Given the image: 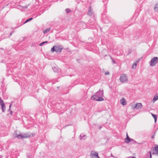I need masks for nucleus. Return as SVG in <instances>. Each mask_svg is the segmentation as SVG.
<instances>
[{
	"mask_svg": "<svg viewBox=\"0 0 158 158\" xmlns=\"http://www.w3.org/2000/svg\"><path fill=\"white\" fill-rule=\"evenodd\" d=\"M48 43V41H44V42H42L41 43H40L39 45L40 46H42L45 43Z\"/></svg>",
	"mask_w": 158,
	"mask_h": 158,
	"instance_id": "nucleus-22",
	"label": "nucleus"
},
{
	"mask_svg": "<svg viewBox=\"0 0 158 158\" xmlns=\"http://www.w3.org/2000/svg\"><path fill=\"white\" fill-rule=\"evenodd\" d=\"M158 61V58L157 57H155L151 59L150 62V65L152 66H155L157 63Z\"/></svg>",
	"mask_w": 158,
	"mask_h": 158,
	"instance_id": "nucleus-3",
	"label": "nucleus"
},
{
	"mask_svg": "<svg viewBox=\"0 0 158 158\" xmlns=\"http://www.w3.org/2000/svg\"><path fill=\"white\" fill-rule=\"evenodd\" d=\"M78 25L81 28L83 29L86 28V23L83 22H80L78 23Z\"/></svg>",
	"mask_w": 158,
	"mask_h": 158,
	"instance_id": "nucleus-7",
	"label": "nucleus"
},
{
	"mask_svg": "<svg viewBox=\"0 0 158 158\" xmlns=\"http://www.w3.org/2000/svg\"><path fill=\"white\" fill-rule=\"evenodd\" d=\"M154 150L156 151V153L158 154V145H156L154 147Z\"/></svg>",
	"mask_w": 158,
	"mask_h": 158,
	"instance_id": "nucleus-18",
	"label": "nucleus"
},
{
	"mask_svg": "<svg viewBox=\"0 0 158 158\" xmlns=\"http://www.w3.org/2000/svg\"><path fill=\"white\" fill-rule=\"evenodd\" d=\"M149 153H150V158H152L151 153L150 152H149Z\"/></svg>",
	"mask_w": 158,
	"mask_h": 158,
	"instance_id": "nucleus-34",
	"label": "nucleus"
},
{
	"mask_svg": "<svg viewBox=\"0 0 158 158\" xmlns=\"http://www.w3.org/2000/svg\"><path fill=\"white\" fill-rule=\"evenodd\" d=\"M32 19H33L32 18H31L28 19L26 20V21L25 22H24L23 24H25V23H27L29 21H30L32 20Z\"/></svg>",
	"mask_w": 158,
	"mask_h": 158,
	"instance_id": "nucleus-19",
	"label": "nucleus"
},
{
	"mask_svg": "<svg viewBox=\"0 0 158 158\" xmlns=\"http://www.w3.org/2000/svg\"><path fill=\"white\" fill-rule=\"evenodd\" d=\"M96 94L99 97L103 96L104 95L103 90H99L96 93Z\"/></svg>",
	"mask_w": 158,
	"mask_h": 158,
	"instance_id": "nucleus-9",
	"label": "nucleus"
},
{
	"mask_svg": "<svg viewBox=\"0 0 158 158\" xmlns=\"http://www.w3.org/2000/svg\"><path fill=\"white\" fill-rule=\"evenodd\" d=\"M90 154L92 158H100L98 155V153L97 152L92 151Z\"/></svg>",
	"mask_w": 158,
	"mask_h": 158,
	"instance_id": "nucleus-5",
	"label": "nucleus"
},
{
	"mask_svg": "<svg viewBox=\"0 0 158 158\" xmlns=\"http://www.w3.org/2000/svg\"><path fill=\"white\" fill-rule=\"evenodd\" d=\"M1 158V156H0V158Z\"/></svg>",
	"mask_w": 158,
	"mask_h": 158,
	"instance_id": "nucleus-42",
	"label": "nucleus"
},
{
	"mask_svg": "<svg viewBox=\"0 0 158 158\" xmlns=\"http://www.w3.org/2000/svg\"><path fill=\"white\" fill-rule=\"evenodd\" d=\"M102 96L98 97V101H102L104 100L103 98L102 97Z\"/></svg>",
	"mask_w": 158,
	"mask_h": 158,
	"instance_id": "nucleus-20",
	"label": "nucleus"
},
{
	"mask_svg": "<svg viewBox=\"0 0 158 158\" xmlns=\"http://www.w3.org/2000/svg\"><path fill=\"white\" fill-rule=\"evenodd\" d=\"M14 32V31H12L10 34V36H11L12 35V34Z\"/></svg>",
	"mask_w": 158,
	"mask_h": 158,
	"instance_id": "nucleus-31",
	"label": "nucleus"
},
{
	"mask_svg": "<svg viewBox=\"0 0 158 158\" xmlns=\"http://www.w3.org/2000/svg\"><path fill=\"white\" fill-rule=\"evenodd\" d=\"M52 69L55 72H58L59 71V70H58L56 67H53Z\"/></svg>",
	"mask_w": 158,
	"mask_h": 158,
	"instance_id": "nucleus-21",
	"label": "nucleus"
},
{
	"mask_svg": "<svg viewBox=\"0 0 158 158\" xmlns=\"http://www.w3.org/2000/svg\"><path fill=\"white\" fill-rule=\"evenodd\" d=\"M137 64L136 63H133L132 65V68L135 69L136 67Z\"/></svg>",
	"mask_w": 158,
	"mask_h": 158,
	"instance_id": "nucleus-24",
	"label": "nucleus"
},
{
	"mask_svg": "<svg viewBox=\"0 0 158 158\" xmlns=\"http://www.w3.org/2000/svg\"><path fill=\"white\" fill-rule=\"evenodd\" d=\"M105 74L106 75H107L109 74V72H106Z\"/></svg>",
	"mask_w": 158,
	"mask_h": 158,
	"instance_id": "nucleus-35",
	"label": "nucleus"
},
{
	"mask_svg": "<svg viewBox=\"0 0 158 158\" xmlns=\"http://www.w3.org/2000/svg\"><path fill=\"white\" fill-rule=\"evenodd\" d=\"M50 29H51V28L50 27V28H48V29H46L45 30H44L43 31V33L44 34H47L48 33L49 31H50Z\"/></svg>",
	"mask_w": 158,
	"mask_h": 158,
	"instance_id": "nucleus-17",
	"label": "nucleus"
},
{
	"mask_svg": "<svg viewBox=\"0 0 158 158\" xmlns=\"http://www.w3.org/2000/svg\"><path fill=\"white\" fill-rule=\"evenodd\" d=\"M120 102L121 104L123 106H125L127 104L125 99L123 98L120 100Z\"/></svg>",
	"mask_w": 158,
	"mask_h": 158,
	"instance_id": "nucleus-11",
	"label": "nucleus"
},
{
	"mask_svg": "<svg viewBox=\"0 0 158 158\" xmlns=\"http://www.w3.org/2000/svg\"><path fill=\"white\" fill-rule=\"evenodd\" d=\"M102 127L101 126H100L99 127V130H100L101 128H102Z\"/></svg>",
	"mask_w": 158,
	"mask_h": 158,
	"instance_id": "nucleus-37",
	"label": "nucleus"
},
{
	"mask_svg": "<svg viewBox=\"0 0 158 158\" xmlns=\"http://www.w3.org/2000/svg\"><path fill=\"white\" fill-rule=\"evenodd\" d=\"M111 156L112 157H114V158H117L116 157L113 156V155H112V154H111Z\"/></svg>",
	"mask_w": 158,
	"mask_h": 158,
	"instance_id": "nucleus-33",
	"label": "nucleus"
},
{
	"mask_svg": "<svg viewBox=\"0 0 158 158\" xmlns=\"http://www.w3.org/2000/svg\"><path fill=\"white\" fill-rule=\"evenodd\" d=\"M131 142H132V143H137V142L135 141V140L134 139H133V140H131Z\"/></svg>",
	"mask_w": 158,
	"mask_h": 158,
	"instance_id": "nucleus-30",
	"label": "nucleus"
},
{
	"mask_svg": "<svg viewBox=\"0 0 158 158\" xmlns=\"http://www.w3.org/2000/svg\"><path fill=\"white\" fill-rule=\"evenodd\" d=\"M59 87H58H58H57V88L58 89V88H59Z\"/></svg>",
	"mask_w": 158,
	"mask_h": 158,
	"instance_id": "nucleus-40",
	"label": "nucleus"
},
{
	"mask_svg": "<svg viewBox=\"0 0 158 158\" xmlns=\"http://www.w3.org/2000/svg\"><path fill=\"white\" fill-rule=\"evenodd\" d=\"M65 12L67 13H69L70 12L71 10L69 8H67L65 10Z\"/></svg>",
	"mask_w": 158,
	"mask_h": 158,
	"instance_id": "nucleus-23",
	"label": "nucleus"
},
{
	"mask_svg": "<svg viewBox=\"0 0 158 158\" xmlns=\"http://www.w3.org/2000/svg\"><path fill=\"white\" fill-rule=\"evenodd\" d=\"M63 158V157H62V158Z\"/></svg>",
	"mask_w": 158,
	"mask_h": 158,
	"instance_id": "nucleus-43",
	"label": "nucleus"
},
{
	"mask_svg": "<svg viewBox=\"0 0 158 158\" xmlns=\"http://www.w3.org/2000/svg\"><path fill=\"white\" fill-rule=\"evenodd\" d=\"M102 20L105 23H108L109 22V21L108 20H104V16H102Z\"/></svg>",
	"mask_w": 158,
	"mask_h": 158,
	"instance_id": "nucleus-26",
	"label": "nucleus"
},
{
	"mask_svg": "<svg viewBox=\"0 0 158 158\" xmlns=\"http://www.w3.org/2000/svg\"><path fill=\"white\" fill-rule=\"evenodd\" d=\"M155 154V153H152V154H153H153Z\"/></svg>",
	"mask_w": 158,
	"mask_h": 158,
	"instance_id": "nucleus-41",
	"label": "nucleus"
},
{
	"mask_svg": "<svg viewBox=\"0 0 158 158\" xmlns=\"http://www.w3.org/2000/svg\"><path fill=\"white\" fill-rule=\"evenodd\" d=\"M27 158H31V154L29 153H28L27 154Z\"/></svg>",
	"mask_w": 158,
	"mask_h": 158,
	"instance_id": "nucleus-28",
	"label": "nucleus"
},
{
	"mask_svg": "<svg viewBox=\"0 0 158 158\" xmlns=\"http://www.w3.org/2000/svg\"><path fill=\"white\" fill-rule=\"evenodd\" d=\"M17 132L15 131V133L13 135V136L15 138H17L19 139H23L29 137H31L33 136V134H31L29 135L27 133H21L19 135L17 134Z\"/></svg>",
	"mask_w": 158,
	"mask_h": 158,
	"instance_id": "nucleus-1",
	"label": "nucleus"
},
{
	"mask_svg": "<svg viewBox=\"0 0 158 158\" xmlns=\"http://www.w3.org/2000/svg\"><path fill=\"white\" fill-rule=\"evenodd\" d=\"M63 48V46L61 45H54L51 49L52 52H56V53H60Z\"/></svg>",
	"mask_w": 158,
	"mask_h": 158,
	"instance_id": "nucleus-2",
	"label": "nucleus"
},
{
	"mask_svg": "<svg viewBox=\"0 0 158 158\" xmlns=\"http://www.w3.org/2000/svg\"><path fill=\"white\" fill-rule=\"evenodd\" d=\"M131 140H133V139L130 138L128 135L127 133V138L124 139L125 142L126 143H128L131 141Z\"/></svg>",
	"mask_w": 158,
	"mask_h": 158,
	"instance_id": "nucleus-8",
	"label": "nucleus"
},
{
	"mask_svg": "<svg viewBox=\"0 0 158 158\" xmlns=\"http://www.w3.org/2000/svg\"><path fill=\"white\" fill-rule=\"evenodd\" d=\"M80 137H81L80 139L81 140L82 139H83V140H85L86 138L87 137L86 135H82L81 134L80 135Z\"/></svg>",
	"mask_w": 158,
	"mask_h": 158,
	"instance_id": "nucleus-16",
	"label": "nucleus"
},
{
	"mask_svg": "<svg viewBox=\"0 0 158 158\" xmlns=\"http://www.w3.org/2000/svg\"><path fill=\"white\" fill-rule=\"evenodd\" d=\"M98 97L96 94L93 95L91 98L92 100L98 101Z\"/></svg>",
	"mask_w": 158,
	"mask_h": 158,
	"instance_id": "nucleus-10",
	"label": "nucleus"
},
{
	"mask_svg": "<svg viewBox=\"0 0 158 158\" xmlns=\"http://www.w3.org/2000/svg\"><path fill=\"white\" fill-rule=\"evenodd\" d=\"M120 81L122 83H125L127 80V77L126 74H123L120 77Z\"/></svg>",
	"mask_w": 158,
	"mask_h": 158,
	"instance_id": "nucleus-4",
	"label": "nucleus"
},
{
	"mask_svg": "<svg viewBox=\"0 0 158 158\" xmlns=\"http://www.w3.org/2000/svg\"><path fill=\"white\" fill-rule=\"evenodd\" d=\"M19 7L18 8H20V7L23 8L25 9H27L28 7V6L27 5L25 6H21L19 5Z\"/></svg>",
	"mask_w": 158,
	"mask_h": 158,
	"instance_id": "nucleus-25",
	"label": "nucleus"
},
{
	"mask_svg": "<svg viewBox=\"0 0 158 158\" xmlns=\"http://www.w3.org/2000/svg\"><path fill=\"white\" fill-rule=\"evenodd\" d=\"M142 105L140 103H137L133 108L134 110H139L142 109Z\"/></svg>",
	"mask_w": 158,
	"mask_h": 158,
	"instance_id": "nucleus-6",
	"label": "nucleus"
},
{
	"mask_svg": "<svg viewBox=\"0 0 158 158\" xmlns=\"http://www.w3.org/2000/svg\"><path fill=\"white\" fill-rule=\"evenodd\" d=\"M0 49H1V50H4V49H3V48H1Z\"/></svg>",
	"mask_w": 158,
	"mask_h": 158,
	"instance_id": "nucleus-38",
	"label": "nucleus"
},
{
	"mask_svg": "<svg viewBox=\"0 0 158 158\" xmlns=\"http://www.w3.org/2000/svg\"><path fill=\"white\" fill-rule=\"evenodd\" d=\"M131 158H135V157H132Z\"/></svg>",
	"mask_w": 158,
	"mask_h": 158,
	"instance_id": "nucleus-39",
	"label": "nucleus"
},
{
	"mask_svg": "<svg viewBox=\"0 0 158 158\" xmlns=\"http://www.w3.org/2000/svg\"><path fill=\"white\" fill-rule=\"evenodd\" d=\"M12 113H13V111L11 110V111H10V114L11 115L12 114Z\"/></svg>",
	"mask_w": 158,
	"mask_h": 158,
	"instance_id": "nucleus-36",
	"label": "nucleus"
},
{
	"mask_svg": "<svg viewBox=\"0 0 158 158\" xmlns=\"http://www.w3.org/2000/svg\"><path fill=\"white\" fill-rule=\"evenodd\" d=\"M2 106V110L3 112H4L6 109V106L5 105L4 103H3L1 104Z\"/></svg>",
	"mask_w": 158,
	"mask_h": 158,
	"instance_id": "nucleus-14",
	"label": "nucleus"
},
{
	"mask_svg": "<svg viewBox=\"0 0 158 158\" xmlns=\"http://www.w3.org/2000/svg\"><path fill=\"white\" fill-rule=\"evenodd\" d=\"M151 114L152 116L153 117L154 119L155 123H156V122L157 119V115L153 114L151 113Z\"/></svg>",
	"mask_w": 158,
	"mask_h": 158,
	"instance_id": "nucleus-12",
	"label": "nucleus"
},
{
	"mask_svg": "<svg viewBox=\"0 0 158 158\" xmlns=\"http://www.w3.org/2000/svg\"><path fill=\"white\" fill-rule=\"evenodd\" d=\"M3 103H4L3 100L1 98H0V104L1 105Z\"/></svg>",
	"mask_w": 158,
	"mask_h": 158,
	"instance_id": "nucleus-29",
	"label": "nucleus"
},
{
	"mask_svg": "<svg viewBox=\"0 0 158 158\" xmlns=\"http://www.w3.org/2000/svg\"><path fill=\"white\" fill-rule=\"evenodd\" d=\"M110 58L112 60V62L113 64H116V63L115 61L114 60L112 56H110Z\"/></svg>",
	"mask_w": 158,
	"mask_h": 158,
	"instance_id": "nucleus-27",
	"label": "nucleus"
},
{
	"mask_svg": "<svg viewBox=\"0 0 158 158\" xmlns=\"http://www.w3.org/2000/svg\"><path fill=\"white\" fill-rule=\"evenodd\" d=\"M11 105H12V104H10V106H9V109L8 110L9 111L10 110V108H11Z\"/></svg>",
	"mask_w": 158,
	"mask_h": 158,
	"instance_id": "nucleus-32",
	"label": "nucleus"
},
{
	"mask_svg": "<svg viewBox=\"0 0 158 158\" xmlns=\"http://www.w3.org/2000/svg\"><path fill=\"white\" fill-rule=\"evenodd\" d=\"M87 14L89 16H91L92 15V11L91 10V7H89V10L87 12Z\"/></svg>",
	"mask_w": 158,
	"mask_h": 158,
	"instance_id": "nucleus-13",
	"label": "nucleus"
},
{
	"mask_svg": "<svg viewBox=\"0 0 158 158\" xmlns=\"http://www.w3.org/2000/svg\"><path fill=\"white\" fill-rule=\"evenodd\" d=\"M157 100H158V96L156 95H155L152 100V102L153 103H154Z\"/></svg>",
	"mask_w": 158,
	"mask_h": 158,
	"instance_id": "nucleus-15",
	"label": "nucleus"
}]
</instances>
